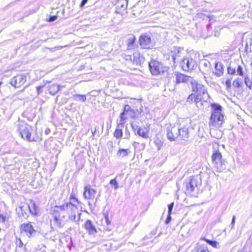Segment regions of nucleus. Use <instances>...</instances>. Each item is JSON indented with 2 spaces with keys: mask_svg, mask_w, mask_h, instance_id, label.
Here are the masks:
<instances>
[{
  "mask_svg": "<svg viewBox=\"0 0 252 252\" xmlns=\"http://www.w3.org/2000/svg\"><path fill=\"white\" fill-rule=\"evenodd\" d=\"M133 62L137 65L140 64L143 61V57L138 52H135L133 55Z\"/></svg>",
  "mask_w": 252,
  "mask_h": 252,
  "instance_id": "412c9836",
  "label": "nucleus"
},
{
  "mask_svg": "<svg viewBox=\"0 0 252 252\" xmlns=\"http://www.w3.org/2000/svg\"><path fill=\"white\" fill-rule=\"evenodd\" d=\"M121 4V7L123 9H125L127 5V1L125 0H121L118 2V5Z\"/></svg>",
  "mask_w": 252,
  "mask_h": 252,
  "instance_id": "c9c22d12",
  "label": "nucleus"
},
{
  "mask_svg": "<svg viewBox=\"0 0 252 252\" xmlns=\"http://www.w3.org/2000/svg\"><path fill=\"white\" fill-rule=\"evenodd\" d=\"M67 211L70 220L78 223L80 220L81 213H79L78 208L73 202H69L61 206H56L53 211L54 213L59 214L61 211Z\"/></svg>",
  "mask_w": 252,
  "mask_h": 252,
  "instance_id": "f03ea898",
  "label": "nucleus"
},
{
  "mask_svg": "<svg viewBox=\"0 0 252 252\" xmlns=\"http://www.w3.org/2000/svg\"><path fill=\"white\" fill-rule=\"evenodd\" d=\"M195 252H210L207 246L198 245L195 248Z\"/></svg>",
  "mask_w": 252,
  "mask_h": 252,
  "instance_id": "c85d7f7f",
  "label": "nucleus"
},
{
  "mask_svg": "<svg viewBox=\"0 0 252 252\" xmlns=\"http://www.w3.org/2000/svg\"><path fill=\"white\" fill-rule=\"evenodd\" d=\"M136 144H138V143H137V142H134L133 144V146H135V145H136Z\"/></svg>",
  "mask_w": 252,
  "mask_h": 252,
  "instance_id": "bf43d9fd",
  "label": "nucleus"
},
{
  "mask_svg": "<svg viewBox=\"0 0 252 252\" xmlns=\"http://www.w3.org/2000/svg\"><path fill=\"white\" fill-rule=\"evenodd\" d=\"M221 154L219 151H215L212 156V164L221 160Z\"/></svg>",
  "mask_w": 252,
  "mask_h": 252,
  "instance_id": "5701e85b",
  "label": "nucleus"
},
{
  "mask_svg": "<svg viewBox=\"0 0 252 252\" xmlns=\"http://www.w3.org/2000/svg\"><path fill=\"white\" fill-rule=\"evenodd\" d=\"M139 42L140 45L143 48L149 49L152 46L151 38L148 36L145 35H141L139 39Z\"/></svg>",
  "mask_w": 252,
  "mask_h": 252,
  "instance_id": "4468645a",
  "label": "nucleus"
},
{
  "mask_svg": "<svg viewBox=\"0 0 252 252\" xmlns=\"http://www.w3.org/2000/svg\"><path fill=\"white\" fill-rule=\"evenodd\" d=\"M18 130L23 139L30 142L35 140L34 137L32 135V127L24 122H19Z\"/></svg>",
  "mask_w": 252,
  "mask_h": 252,
  "instance_id": "20e7f679",
  "label": "nucleus"
},
{
  "mask_svg": "<svg viewBox=\"0 0 252 252\" xmlns=\"http://www.w3.org/2000/svg\"><path fill=\"white\" fill-rule=\"evenodd\" d=\"M18 241H19V243H17V245L19 246V247H21L23 246V244L22 241L21 240V239H19Z\"/></svg>",
  "mask_w": 252,
  "mask_h": 252,
  "instance_id": "3c124183",
  "label": "nucleus"
},
{
  "mask_svg": "<svg viewBox=\"0 0 252 252\" xmlns=\"http://www.w3.org/2000/svg\"><path fill=\"white\" fill-rule=\"evenodd\" d=\"M179 140H186L189 137V128L186 126L178 127Z\"/></svg>",
  "mask_w": 252,
  "mask_h": 252,
  "instance_id": "ddd939ff",
  "label": "nucleus"
},
{
  "mask_svg": "<svg viewBox=\"0 0 252 252\" xmlns=\"http://www.w3.org/2000/svg\"><path fill=\"white\" fill-rule=\"evenodd\" d=\"M5 220V217L1 215H0V221L2 222H4Z\"/></svg>",
  "mask_w": 252,
  "mask_h": 252,
  "instance_id": "8fccbe9b",
  "label": "nucleus"
},
{
  "mask_svg": "<svg viewBox=\"0 0 252 252\" xmlns=\"http://www.w3.org/2000/svg\"><path fill=\"white\" fill-rule=\"evenodd\" d=\"M124 126H123V122L120 123L117 127L116 129L115 130L114 135V136L117 138H120L123 136V131H122V127H124Z\"/></svg>",
  "mask_w": 252,
  "mask_h": 252,
  "instance_id": "6ab92c4d",
  "label": "nucleus"
},
{
  "mask_svg": "<svg viewBox=\"0 0 252 252\" xmlns=\"http://www.w3.org/2000/svg\"><path fill=\"white\" fill-rule=\"evenodd\" d=\"M2 82H0V86L1 85Z\"/></svg>",
  "mask_w": 252,
  "mask_h": 252,
  "instance_id": "680f3d73",
  "label": "nucleus"
},
{
  "mask_svg": "<svg viewBox=\"0 0 252 252\" xmlns=\"http://www.w3.org/2000/svg\"><path fill=\"white\" fill-rule=\"evenodd\" d=\"M171 214H168L167 217L165 220V223L168 224L170 222L171 220Z\"/></svg>",
  "mask_w": 252,
  "mask_h": 252,
  "instance_id": "de8ad7c7",
  "label": "nucleus"
},
{
  "mask_svg": "<svg viewBox=\"0 0 252 252\" xmlns=\"http://www.w3.org/2000/svg\"><path fill=\"white\" fill-rule=\"evenodd\" d=\"M156 230H153L151 232L152 235H154L156 234Z\"/></svg>",
  "mask_w": 252,
  "mask_h": 252,
  "instance_id": "5fc2aeb1",
  "label": "nucleus"
},
{
  "mask_svg": "<svg viewBox=\"0 0 252 252\" xmlns=\"http://www.w3.org/2000/svg\"><path fill=\"white\" fill-rule=\"evenodd\" d=\"M191 87L192 91L195 93V95L191 94L188 98V100H192L196 103L200 101L206 102L209 98V95L205 86L193 80L191 81Z\"/></svg>",
  "mask_w": 252,
  "mask_h": 252,
  "instance_id": "f257e3e1",
  "label": "nucleus"
},
{
  "mask_svg": "<svg viewBox=\"0 0 252 252\" xmlns=\"http://www.w3.org/2000/svg\"><path fill=\"white\" fill-rule=\"evenodd\" d=\"M71 199H74L75 202H77V203H79V201L77 198H72L70 197V200H71Z\"/></svg>",
  "mask_w": 252,
  "mask_h": 252,
  "instance_id": "6e6d98bb",
  "label": "nucleus"
},
{
  "mask_svg": "<svg viewBox=\"0 0 252 252\" xmlns=\"http://www.w3.org/2000/svg\"><path fill=\"white\" fill-rule=\"evenodd\" d=\"M196 17L202 18L203 20L209 19V21H211L214 18V16L210 15H206L202 13H198L196 14Z\"/></svg>",
  "mask_w": 252,
  "mask_h": 252,
  "instance_id": "cd10ccee",
  "label": "nucleus"
},
{
  "mask_svg": "<svg viewBox=\"0 0 252 252\" xmlns=\"http://www.w3.org/2000/svg\"><path fill=\"white\" fill-rule=\"evenodd\" d=\"M214 168L218 172H221L226 168L225 162L222 159L213 163Z\"/></svg>",
  "mask_w": 252,
  "mask_h": 252,
  "instance_id": "f3484780",
  "label": "nucleus"
},
{
  "mask_svg": "<svg viewBox=\"0 0 252 252\" xmlns=\"http://www.w3.org/2000/svg\"><path fill=\"white\" fill-rule=\"evenodd\" d=\"M88 1V0H82L80 4V6L83 7L86 4Z\"/></svg>",
  "mask_w": 252,
  "mask_h": 252,
  "instance_id": "09e8293b",
  "label": "nucleus"
},
{
  "mask_svg": "<svg viewBox=\"0 0 252 252\" xmlns=\"http://www.w3.org/2000/svg\"><path fill=\"white\" fill-rule=\"evenodd\" d=\"M231 79H228L225 81V84L226 85L227 90H229L231 88Z\"/></svg>",
  "mask_w": 252,
  "mask_h": 252,
  "instance_id": "58836bf2",
  "label": "nucleus"
},
{
  "mask_svg": "<svg viewBox=\"0 0 252 252\" xmlns=\"http://www.w3.org/2000/svg\"><path fill=\"white\" fill-rule=\"evenodd\" d=\"M154 143L158 150H159L163 145V142L159 139L155 140L154 141Z\"/></svg>",
  "mask_w": 252,
  "mask_h": 252,
  "instance_id": "f704fd0d",
  "label": "nucleus"
},
{
  "mask_svg": "<svg viewBox=\"0 0 252 252\" xmlns=\"http://www.w3.org/2000/svg\"><path fill=\"white\" fill-rule=\"evenodd\" d=\"M129 153H130V151L128 149H119L117 155L119 158H123L127 156Z\"/></svg>",
  "mask_w": 252,
  "mask_h": 252,
  "instance_id": "aec40b11",
  "label": "nucleus"
},
{
  "mask_svg": "<svg viewBox=\"0 0 252 252\" xmlns=\"http://www.w3.org/2000/svg\"><path fill=\"white\" fill-rule=\"evenodd\" d=\"M244 82L249 89L252 90V81L250 80L248 75L247 74L244 75Z\"/></svg>",
  "mask_w": 252,
  "mask_h": 252,
  "instance_id": "2f4dec72",
  "label": "nucleus"
},
{
  "mask_svg": "<svg viewBox=\"0 0 252 252\" xmlns=\"http://www.w3.org/2000/svg\"><path fill=\"white\" fill-rule=\"evenodd\" d=\"M73 98L77 101H81L84 102L86 100V96L85 95H80L75 94L73 95Z\"/></svg>",
  "mask_w": 252,
  "mask_h": 252,
  "instance_id": "473e14b6",
  "label": "nucleus"
},
{
  "mask_svg": "<svg viewBox=\"0 0 252 252\" xmlns=\"http://www.w3.org/2000/svg\"><path fill=\"white\" fill-rule=\"evenodd\" d=\"M54 216V225L57 227H61L62 225L61 224V221L60 220V214H57V213H53Z\"/></svg>",
  "mask_w": 252,
  "mask_h": 252,
  "instance_id": "a878e982",
  "label": "nucleus"
},
{
  "mask_svg": "<svg viewBox=\"0 0 252 252\" xmlns=\"http://www.w3.org/2000/svg\"><path fill=\"white\" fill-rule=\"evenodd\" d=\"M201 183L200 179L197 177H190L186 182V190L188 193L194 191Z\"/></svg>",
  "mask_w": 252,
  "mask_h": 252,
  "instance_id": "423d86ee",
  "label": "nucleus"
},
{
  "mask_svg": "<svg viewBox=\"0 0 252 252\" xmlns=\"http://www.w3.org/2000/svg\"><path fill=\"white\" fill-rule=\"evenodd\" d=\"M131 126L132 127V128H133V129H134V125H133V123H131Z\"/></svg>",
  "mask_w": 252,
  "mask_h": 252,
  "instance_id": "13d9d810",
  "label": "nucleus"
},
{
  "mask_svg": "<svg viewBox=\"0 0 252 252\" xmlns=\"http://www.w3.org/2000/svg\"><path fill=\"white\" fill-rule=\"evenodd\" d=\"M167 137L170 141L179 140L178 127L171 126L170 128H168L167 131Z\"/></svg>",
  "mask_w": 252,
  "mask_h": 252,
  "instance_id": "6e6552de",
  "label": "nucleus"
},
{
  "mask_svg": "<svg viewBox=\"0 0 252 252\" xmlns=\"http://www.w3.org/2000/svg\"><path fill=\"white\" fill-rule=\"evenodd\" d=\"M236 71H237V75L241 76H244L243 68L240 65H239L238 66Z\"/></svg>",
  "mask_w": 252,
  "mask_h": 252,
  "instance_id": "e433bc0d",
  "label": "nucleus"
},
{
  "mask_svg": "<svg viewBox=\"0 0 252 252\" xmlns=\"http://www.w3.org/2000/svg\"><path fill=\"white\" fill-rule=\"evenodd\" d=\"M96 193L94 189L91 188L90 185H87L84 188L83 196L85 199L92 200L94 198Z\"/></svg>",
  "mask_w": 252,
  "mask_h": 252,
  "instance_id": "9b49d317",
  "label": "nucleus"
},
{
  "mask_svg": "<svg viewBox=\"0 0 252 252\" xmlns=\"http://www.w3.org/2000/svg\"><path fill=\"white\" fill-rule=\"evenodd\" d=\"M138 134L144 138H147L148 137V132L145 129L139 128L137 131Z\"/></svg>",
  "mask_w": 252,
  "mask_h": 252,
  "instance_id": "c756f323",
  "label": "nucleus"
},
{
  "mask_svg": "<svg viewBox=\"0 0 252 252\" xmlns=\"http://www.w3.org/2000/svg\"><path fill=\"white\" fill-rule=\"evenodd\" d=\"M202 67L206 71H209L211 68V63L207 60H203L201 62Z\"/></svg>",
  "mask_w": 252,
  "mask_h": 252,
  "instance_id": "4be33fe9",
  "label": "nucleus"
},
{
  "mask_svg": "<svg viewBox=\"0 0 252 252\" xmlns=\"http://www.w3.org/2000/svg\"><path fill=\"white\" fill-rule=\"evenodd\" d=\"M215 71L214 73L217 76H221L223 72V67L222 63L220 62H217L215 63Z\"/></svg>",
  "mask_w": 252,
  "mask_h": 252,
  "instance_id": "a211bd4d",
  "label": "nucleus"
},
{
  "mask_svg": "<svg viewBox=\"0 0 252 252\" xmlns=\"http://www.w3.org/2000/svg\"><path fill=\"white\" fill-rule=\"evenodd\" d=\"M21 232L28 237H30L32 236L33 233L35 232V231L30 223H24L21 225Z\"/></svg>",
  "mask_w": 252,
  "mask_h": 252,
  "instance_id": "1a4fd4ad",
  "label": "nucleus"
},
{
  "mask_svg": "<svg viewBox=\"0 0 252 252\" xmlns=\"http://www.w3.org/2000/svg\"><path fill=\"white\" fill-rule=\"evenodd\" d=\"M227 71L229 74H234L236 72V69L235 68H232L230 66H229L227 68Z\"/></svg>",
  "mask_w": 252,
  "mask_h": 252,
  "instance_id": "ea45409f",
  "label": "nucleus"
},
{
  "mask_svg": "<svg viewBox=\"0 0 252 252\" xmlns=\"http://www.w3.org/2000/svg\"><path fill=\"white\" fill-rule=\"evenodd\" d=\"M174 206V203L172 202L168 205V214H171Z\"/></svg>",
  "mask_w": 252,
  "mask_h": 252,
  "instance_id": "a19ab883",
  "label": "nucleus"
},
{
  "mask_svg": "<svg viewBox=\"0 0 252 252\" xmlns=\"http://www.w3.org/2000/svg\"><path fill=\"white\" fill-rule=\"evenodd\" d=\"M232 85L235 88H239L243 86V82L241 79L238 78L233 82Z\"/></svg>",
  "mask_w": 252,
  "mask_h": 252,
  "instance_id": "7c9ffc66",
  "label": "nucleus"
},
{
  "mask_svg": "<svg viewBox=\"0 0 252 252\" xmlns=\"http://www.w3.org/2000/svg\"><path fill=\"white\" fill-rule=\"evenodd\" d=\"M201 239L204 240L208 244L210 245L211 246H212L213 247H214L215 248H217V249L220 248V246L219 245V243L216 241L210 240L206 239L205 238H201Z\"/></svg>",
  "mask_w": 252,
  "mask_h": 252,
  "instance_id": "bb28decb",
  "label": "nucleus"
},
{
  "mask_svg": "<svg viewBox=\"0 0 252 252\" xmlns=\"http://www.w3.org/2000/svg\"><path fill=\"white\" fill-rule=\"evenodd\" d=\"M57 19V16H50L49 18L48 21L49 22H54Z\"/></svg>",
  "mask_w": 252,
  "mask_h": 252,
  "instance_id": "49530a36",
  "label": "nucleus"
},
{
  "mask_svg": "<svg viewBox=\"0 0 252 252\" xmlns=\"http://www.w3.org/2000/svg\"><path fill=\"white\" fill-rule=\"evenodd\" d=\"M211 107L212 112L209 125L211 126L220 127L224 122V116L221 113L222 107L217 103L212 104Z\"/></svg>",
  "mask_w": 252,
  "mask_h": 252,
  "instance_id": "7ed1b4c3",
  "label": "nucleus"
},
{
  "mask_svg": "<svg viewBox=\"0 0 252 252\" xmlns=\"http://www.w3.org/2000/svg\"><path fill=\"white\" fill-rule=\"evenodd\" d=\"M130 137V133L127 130V127H126V133H125V138L128 139Z\"/></svg>",
  "mask_w": 252,
  "mask_h": 252,
  "instance_id": "c03bdc74",
  "label": "nucleus"
},
{
  "mask_svg": "<svg viewBox=\"0 0 252 252\" xmlns=\"http://www.w3.org/2000/svg\"><path fill=\"white\" fill-rule=\"evenodd\" d=\"M85 228L88 231L89 234L94 235L96 233V229L90 220H87L85 223Z\"/></svg>",
  "mask_w": 252,
  "mask_h": 252,
  "instance_id": "dca6fc26",
  "label": "nucleus"
},
{
  "mask_svg": "<svg viewBox=\"0 0 252 252\" xmlns=\"http://www.w3.org/2000/svg\"><path fill=\"white\" fill-rule=\"evenodd\" d=\"M127 107H128V108H129V106H128V105H126V106L125 107V111H124L125 112V111L126 110V109H127Z\"/></svg>",
  "mask_w": 252,
  "mask_h": 252,
  "instance_id": "4d7b16f0",
  "label": "nucleus"
},
{
  "mask_svg": "<svg viewBox=\"0 0 252 252\" xmlns=\"http://www.w3.org/2000/svg\"><path fill=\"white\" fill-rule=\"evenodd\" d=\"M60 90V86L53 84L49 86L48 91L50 94L55 95Z\"/></svg>",
  "mask_w": 252,
  "mask_h": 252,
  "instance_id": "b1692460",
  "label": "nucleus"
},
{
  "mask_svg": "<svg viewBox=\"0 0 252 252\" xmlns=\"http://www.w3.org/2000/svg\"><path fill=\"white\" fill-rule=\"evenodd\" d=\"M43 88V86H38L36 87V90H37L38 94H39L40 93H41L42 92Z\"/></svg>",
  "mask_w": 252,
  "mask_h": 252,
  "instance_id": "a18cd8bd",
  "label": "nucleus"
},
{
  "mask_svg": "<svg viewBox=\"0 0 252 252\" xmlns=\"http://www.w3.org/2000/svg\"><path fill=\"white\" fill-rule=\"evenodd\" d=\"M135 37L133 35H131L128 39H127V46L128 49H131L133 47L134 43L135 42Z\"/></svg>",
  "mask_w": 252,
  "mask_h": 252,
  "instance_id": "72a5a7b5",
  "label": "nucleus"
},
{
  "mask_svg": "<svg viewBox=\"0 0 252 252\" xmlns=\"http://www.w3.org/2000/svg\"><path fill=\"white\" fill-rule=\"evenodd\" d=\"M28 207L29 209V211L33 215H37V207L34 202H31L29 204Z\"/></svg>",
  "mask_w": 252,
  "mask_h": 252,
  "instance_id": "393cba45",
  "label": "nucleus"
},
{
  "mask_svg": "<svg viewBox=\"0 0 252 252\" xmlns=\"http://www.w3.org/2000/svg\"><path fill=\"white\" fill-rule=\"evenodd\" d=\"M2 82H0V86L1 85Z\"/></svg>",
  "mask_w": 252,
  "mask_h": 252,
  "instance_id": "052dcab7",
  "label": "nucleus"
},
{
  "mask_svg": "<svg viewBox=\"0 0 252 252\" xmlns=\"http://www.w3.org/2000/svg\"><path fill=\"white\" fill-rule=\"evenodd\" d=\"M110 184L114 186V189L115 190L119 188L118 184L116 179H112L110 181Z\"/></svg>",
  "mask_w": 252,
  "mask_h": 252,
  "instance_id": "4c0bfd02",
  "label": "nucleus"
},
{
  "mask_svg": "<svg viewBox=\"0 0 252 252\" xmlns=\"http://www.w3.org/2000/svg\"><path fill=\"white\" fill-rule=\"evenodd\" d=\"M125 114V111H124L120 114V117H121V120H120L121 122L120 123L123 122V126H124V121L126 119V118H125V116H124Z\"/></svg>",
  "mask_w": 252,
  "mask_h": 252,
  "instance_id": "79ce46f5",
  "label": "nucleus"
},
{
  "mask_svg": "<svg viewBox=\"0 0 252 252\" xmlns=\"http://www.w3.org/2000/svg\"><path fill=\"white\" fill-rule=\"evenodd\" d=\"M149 65L151 73L155 75L162 73L168 69L166 66H163L162 64L157 61H151Z\"/></svg>",
  "mask_w": 252,
  "mask_h": 252,
  "instance_id": "39448f33",
  "label": "nucleus"
},
{
  "mask_svg": "<svg viewBox=\"0 0 252 252\" xmlns=\"http://www.w3.org/2000/svg\"><path fill=\"white\" fill-rule=\"evenodd\" d=\"M183 51V49L179 47H175L173 50H172L170 53L169 58L171 57V59L174 64L176 63V61L178 62L179 58L181 56L182 52Z\"/></svg>",
  "mask_w": 252,
  "mask_h": 252,
  "instance_id": "f8f14e48",
  "label": "nucleus"
},
{
  "mask_svg": "<svg viewBox=\"0 0 252 252\" xmlns=\"http://www.w3.org/2000/svg\"><path fill=\"white\" fill-rule=\"evenodd\" d=\"M96 130H97V128H96V127H95V128H94V131L92 130V134H93V135H94L95 132L96 131Z\"/></svg>",
  "mask_w": 252,
  "mask_h": 252,
  "instance_id": "864d4df0",
  "label": "nucleus"
},
{
  "mask_svg": "<svg viewBox=\"0 0 252 252\" xmlns=\"http://www.w3.org/2000/svg\"><path fill=\"white\" fill-rule=\"evenodd\" d=\"M182 69L187 71L193 70L196 67V62L192 58H184L180 63Z\"/></svg>",
  "mask_w": 252,
  "mask_h": 252,
  "instance_id": "0eeeda50",
  "label": "nucleus"
},
{
  "mask_svg": "<svg viewBox=\"0 0 252 252\" xmlns=\"http://www.w3.org/2000/svg\"><path fill=\"white\" fill-rule=\"evenodd\" d=\"M26 76L24 75H19L13 77L11 81V84L15 88H19L23 85L26 81Z\"/></svg>",
  "mask_w": 252,
  "mask_h": 252,
  "instance_id": "9d476101",
  "label": "nucleus"
},
{
  "mask_svg": "<svg viewBox=\"0 0 252 252\" xmlns=\"http://www.w3.org/2000/svg\"><path fill=\"white\" fill-rule=\"evenodd\" d=\"M191 78L183 74L176 73V83L179 84L180 83H187L190 81Z\"/></svg>",
  "mask_w": 252,
  "mask_h": 252,
  "instance_id": "2eb2a0df",
  "label": "nucleus"
},
{
  "mask_svg": "<svg viewBox=\"0 0 252 252\" xmlns=\"http://www.w3.org/2000/svg\"><path fill=\"white\" fill-rule=\"evenodd\" d=\"M126 57V60H132V56H131L128 55Z\"/></svg>",
  "mask_w": 252,
  "mask_h": 252,
  "instance_id": "603ef678",
  "label": "nucleus"
},
{
  "mask_svg": "<svg viewBox=\"0 0 252 252\" xmlns=\"http://www.w3.org/2000/svg\"><path fill=\"white\" fill-rule=\"evenodd\" d=\"M235 222V216H233L232 217V221H231L230 225L231 229L233 228Z\"/></svg>",
  "mask_w": 252,
  "mask_h": 252,
  "instance_id": "37998d69",
  "label": "nucleus"
}]
</instances>
